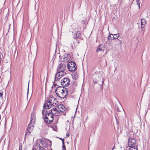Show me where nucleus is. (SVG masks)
I'll return each mask as SVG.
<instances>
[{"mask_svg":"<svg viewBox=\"0 0 150 150\" xmlns=\"http://www.w3.org/2000/svg\"><path fill=\"white\" fill-rule=\"evenodd\" d=\"M70 88L67 89L63 86H59L57 87L55 92L57 96L62 98H65L68 94V91H70Z\"/></svg>","mask_w":150,"mask_h":150,"instance_id":"obj_1","label":"nucleus"},{"mask_svg":"<svg viewBox=\"0 0 150 150\" xmlns=\"http://www.w3.org/2000/svg\"><path fill=\"white\" fill-rule=\"evenodd\" d=\"M35 115L34 113H33L31 114L30 122L27 128V132H26L25 134V136L27 135L28 132L29 133H30L33 130L34 127L35 123Z\"/></svg>","mask_w":150,"mask_h":150,"instance_id":"obj_2","label":"nucleus"},{"mask_svg":"<svg viewBox=\"0 0 150 150\" xmlns=\"http://www.w3.org/2000/svg\"><path fill=\"white\" fill-rule=\"evenodd\" d=\"M93 81L94 83H97L99 85L100 88H102L103 86L104 81L103 77L100 74L95 75L93 78Z\"/></svg>","mask_w":150,"mask_h":150,"instance_id":"obj_3","label":"nucleus"},{"mask_svg":"<svg viewBox=\"0 0 150 150\" xmlns=\"http://www.w3.org/2000/svg\"><path fill=\"white\" fill-rule=\"evenodd\" d=\"M56 99L54 97H50L48 100L46 101L43 105V108L49 109L51 108L55 103L54 101Z\"/></svg>","mask_w":150,"mask_h":150,"instance_id":"obj_4","label":"nucleus"},{"mask_svg":"<svg viewBox=\"0 0 150 150\" xmlns=\"http://www.w3.org/2000/svg\"><path fill=\"white\" fill-rule=\"evenodd\" d=\"M46 113L45 117V121L47 123L51 124L53 120V114L52 113H48L47 111H46Z\"/></svg>","mask_w":150,"mask_h":150,"instance_id":"obj_5","label":"nucleus"},{"mask_svg":"<svg viewBox=\"0 0 150 150\" xmlns=\"http://www.w3.org/2000/svg\"><path fill=\"white\" fill-rule=\"evenodd\" d=\"M67 67L69 70L71 71H75L77 69L76 63L73 62H69L67 64Z\"/></svg>","mask_w":150,"mask_h":150,"instance_id":"obj_6","label":"nucleus"},{"mask_svg":"<svg viewBox=\"0 0 150 150\" xmlns=\"http://www.w3.org/2000/svg\"><path fill=\"white\" fill-rule=\"evenodd\" d=\"M72 33L74 38L76 39L81 38V32L79 29L75 28L72 31Z\"/></svg>","mask_w":150,"mask_h":150,"instance_id":"obj_7","label":"nucleus"},{"mask_svg":"<svg viewBox=\"0 0 150 150\" xmlns=\"http://www.w3.org/2000/svg\"><path fill=\"white\" fill-rule=\"evenodd\" d=\"M66 65L64 64L60 63L58 64L57 68V70L59 73L63 72L66 69Z\"/></svg>","mask_w":150,"mask_h":150,"instance_id":"obj_8","label":"nucleus"},{"mask_svg":"<svg viewBox=\"0 0 150 150\" xmlns=\"http://www.w3.org/2000/svg\"><path fill=\"white\" fill-rule=\"evenodd\" d=\"M71 58L70 55L68 53H65V54L61 58L62 61L64 62H69Z\"/></svg>","mask_w":150,"mask_h":150,"instance_id":"obj_9","label":"nucleus"},{"mask_svg":"<svg viewBox=\"0 0 150 150\" xmlns=\"http://www.w3.org/2000/svg\"><path fill=\"white\" fill-rule=\"evenodd\" d=\"M61 83L62 85L63 86H68L70 84L69 80L68 78H64L62 80Z\"/></svg>","mask_w":150,"mask_h":150,"instance_id":"obj_10","label":"nucleus"},{"mask_svg":"<svg viewBox=\"0 0 150 150\" xmlns=\"http://www.w3.org/2000/svg\"><path fill=\"white\" fill-rule=\"evenodd\" d=\"M136 143V141L135 139L129 137L128 139V145L129 147H133L134 146H135Z\"/></svg>","mask_w":150,"mask_h":150,"instance_id":"obj_11","label":"nucleus"},{"mask_svg":"<svg viewBox=\"0 0 150 150\" xmlns=\"http://www.w3.org/2000/svg\"><path fill=\"white\" fill-rule=\"evenodd\" d=\"M58 108L59 110V113L63 112L65 110V106L63 105H58Z\"/></svg>","mask_w":150,"mask_h":150,"instance_id":"obj_12","label":"nucleus"},{"mask_svg":"<svg viewBox=\"0 0 150 150\" xmlns=\"http://www.w3.org/2000/svg\"><path fill=\"white\" fill-rule=\"evenodd\" d=\"M53 114H54L56 116L59 115L60 114L59 110H58L57 108H53Z\"/></svg>","mask_w":150,"mask_h":150,"instance_id":"obj_13","label":"nucleus"},{"mask_svg":"<svg viewBox=\"0 0 150 150\" xmlns=\"http://www.w3.org/2000/svg\"><path fill=\"white\" fill-rule=\"evenodd\" d=\"M104 50V48L102 45H100L97 48L96 52H97L101 51H103Z\"/></svg>","mask_w":150,"mask_h":150,"instance_id":"obj_14","label":"nucleus"},{"mask_svg":"<svg viewBox=\"0 0 150 150\" xmlns=\"http://www.w3.org/2000/svg\"><path fill=\"white\" fill-rule=\"evenodd\" d=\"M59 73V72H58L56 74L55 77V81L59 80L62 76V75H60L59 74V73Z\"/></svg>","mask_w":150,"mask_h":150,"instance_id":"obj_15","label":"nucleus"},{"mask_svg":"<svg viewBox=\"0 0 150 150\" xmlns=\"http://www.w3.org/2000/svg\"><path fill=\"white\" fill-rule=\"evenodd\" d=\"M141 27L144 28V27L145 25L146 24V21L144 19H141Z\"/></svg>","mask_w":150,"mask_h":150,"instance_id":"obj_16","label":"nucleus"},{"mask_svg":"<svg viewBox=\"0 0 150 150\" xmlns=\"http://www.w3.org/2000/svg\"><path fill=\"white\" fill-rule=\"evenodd\" d=\"M110 35H112L113 36V39H115L118 38V37L120 36V34L118 33L114 34H110Z\"/></svg>","mask_w":150,"mask_h":150,"instance_id":"obj_17","label":"nucleus"},{"mask_svg":"<svg viewBox=\"0 0 150 150\" xmlns=\"http://www.w3.org/2000/svg\"><path fill=\"white\" fill-rule=\"evenodd\" d=\"M40 143L41 145L46 147L45 144H47V142L45 139L41 140L40 141Z\"/></svg>","mask_w":150,"mask_h":150,"instance_id":"obj_18","label":"nucleus"},{"mask_svg":"<svg viewBox=\"0 0 150 150\" xmlns=\"http://www.w3.org/2000/svg\"><path fill=\"white\" fill-rule=\"evenodd\" d=\"M130 148L129 150H137V146H134L133 147H130Z\"/></svg>","mask_w":150,"mask_h":150,"instance_id":"obj_19","label":"nucleus"},{"mask_svg":"<svg viewBox=\"0 0 150 150\" xmlns=\"http://www.w3.org/2000/svg\"><path fill=\"white\" fill-rule=\"evenodd\" d=\"M62 148H63V149H65V150L66 149L65 146V145H64V140H63Z\"/></svg>","mask_w":150,"mask_h":150,"instance_id":"obj_20","label":"nucleus"},{"mask_svg":"<svg viewBox=\"0 0 150 150\" xmlns=\"http://www.w3.org/2000/svg\"><path fill=\"white\" fill-rule=\"evenodd\" d=\"M140 0H136V3H137V5H138V6L139 7V9L140 8V3L139 2V1Z\"/></svg>","mask_w":150,"mask_h":150,"instance_id":"obj_21","label":"nucleus"},{"mask_svg":"<svg viewBox=\"0 0 150 150\" xmlns=\"http://www.w3.org/2000/svg\"><path fill=\"white\" fill-rule=\"evenodd\" d=\"M3 93L0 92V99L2 100L3 99Z\"/></svg>","mask_w":150,"mask_h":150,"instance_id":"obj_22","label":"nucleus"},{"mask_svg":"<svg viewBox=\"0 0 150 150\" xmlns=\"http://www.w3.org/2000/svg\"><path fill=\"white\" fill-rule=\"evenodd\" d=\"M111 35H110V34L109 35L108 37V40H112L113 38V37H112L111 36Z\"/></svg>","mask_w":150,"mask_h":150,"instance_id":"obj_23","label":"nucleus"},{"mask_svg":"<svg viewBox=\"0 0 150 150\" xmlns=\"http://www.w3.org/2000/svg\"><path fill=\"white\" fill-rule=\"evenodd\" d=\"M53 109L52 108L49 111H47L48 113H53Z\"/></svg>","mask_w":150,"mask_h":150,"instance_id":"obj_24","label":"nucleus"},{"mask_svg":"<svg viewBox=\"0 0 150 150\" xmlns=\"http://www.w3.org/2000/svg\"><path fill=\"white\" fill-rule=\"evenodd\" d=\"M18 150H22V147L21 145V146L19 145Z\"/></svg>","mask_w":150,"mask_h":150,"instance_id":"obj_25","label":"nucleus"},{"mask_svg":"<svg viewBox=\"0 0 150 150\" xmlns=\"http://www.w3.org/2000/svg\"><path fill=\"white\" fill-rule=\"evenodd\" d=\"M36 146H37V147L38 148L39 147V146H40V145L39 144H37Z\"/></svg>","mask_w":150,"mask_h":150,"instance_id":"obj_26","label":"nucleus"},{"mask_svg":"<svg viewBox=\"0 0 150 150\" xmlns=\"http://www.w3.org/2000/svg\"><path fill=\"white\" fill-rule=\"evenodd\" d=\"M69 136L70 134H69V133H68L67 134L66 137H68Z\"/></svg>","mask_w":150,"mask_h":150,"instance_id":"obj_27","label":"nucleus"},{"mask_svg":"<svg viewBox=\"0 0 150 150\" xmlns=\"http://www.w3.org/2000/svg\"><path fill=\"white\" fill-rule=\"evenodd\" d=\"M50 141V144H49V145H51V144H52V142L51 141H50V140H48Z\"/></svg>","mask_w":150,"mask_h":150,"instance_id":"obj_28","label":"nucleus"},{"mask_svg":"<svg viewBox=\"0 0 150 150\" xmlns=\"http://www.w3.org/2000/svg\"><path fill=\"white\" fill-rule=\"evenodd\" d=\"M38 148H39V149H41V148H43V147H42L40 145V146H39V147Z\"/></svg>","mask_w":150,"mask_h":150,"instance_id":"obj_29","label":"nucleus"},{"mask_svg":"<svg viewBox=\"0 0 150 150\" xmlns=\"http://www.w3.org/2000/svg\"><path fill=\"white\" fill-rule=\"evenodd\" d=\"M39 150H45L44 148H41V149H39Z\"/></svg>","mask_w":150,"mask_h":150,"instance_id":"obj_30","label":"nucleus"},{"mask_svg":"<svg viewBox=\"0 0 150 150\" xmlns=\"http://www.w3.org/2000/svg\"><path fill=\"white\" fill-rule=\"evenodd\" d=\"M59 139H60L61 140H62V142H63V140H64V139H62V138H59Z\"/></svg>","mask_w":150,"mask_h":150,"instance_id":"obj_31","label":"nucleus"},{"mask_svg":"<svg viewBox=\"0 0 150 150\" xmlns=\"http://www.w3.org/2000/svg\"><path fill=\"white\" fill-rule=\"evenodd\" d=\"M32 150H37L36 148H33Z\"/></svg>","mask_w":150,"mask_h":150,"instance_id":"obj_32","label":"nucleus"},{"mask_svg":"<svg viewBox=\"0 0 150 150\" xmlns=\"http://www.w3.org/2000/svg\"><path fill=\"white\" fill-rule=\"evenodd\" d=\"M44 111H44L43 110H42V114H43V115H44Z\"/></svg>","mask_w":150,"mask_h":150,"instance_id":"obj_33","label":"nucleus"},{"mask_svg":"<svg viewBox=\"0 0 150 150\" xmlns=\"http://www.w3.org/2000/svg\"><path fill=\"white\" fill-rule=\"evenodd\" d=\"M54 87H55L57 85L56 84H54Z\"/></svg>","mask_w":150,"mask_h":150,"instance_id":"obj_34","label":"nucleus"},{"mask_svg":"<svg viewBox=\"0 0 150 150\" xmlns=\"http://www.w3.org/2000/svg\"><path fill=\"white\" fill-rule=\"evenodd\" d=\"M118 40H119L120 41V42H121V41H121V40H119V39H118Z\"/></svg>","mask_w":150,"mask_h":150,"instance_id":"obj_35","label":"nucleus"},{"mask_svg":"<svg viewBox=\"0 0 150 150\" xmlns=\"http://www.w3.org/2000/svg\"><path fill=\"white\" fill-rule=\"evenodd\" d=\"M1 119V115H0V120Z\"/></svg>","mask_w":150,"mask_h":150,"instance_id":"obj_36","label":"nucleus"},{"mask_svg":"<svg viewBox=\"0 0 150 150\" xmlns=\"http://www.w3.org/2000/svg\"><path fill=\"white\" fill-rule=\"evenodd\" d=\"M114 148V147L112 149V150H113V148Z\"/></svg>","mask_w":150,"mask_h":150,"instance_id":"obj_37","label":"nucleus"},{"mask_svg":"<svg viewBox=\"0 0 150 150\" xmlns=\"http://www.w3.org/2000/svg\"><path fill=\"white\" fill-rule=\"evenodd\" d=\"M63 150H66V149L65 150V149H63Z\"/></svg>","mask_w":150,"mask_h":150,"instance_id":"obj_38","label":"nucleus"},{"mask_svg":"<svg viewBox=\"0 0 150 150\" xmlns=\"http://www.w3.org/2000/svg\"><path fill=\"white\" fill-rule=\"evenodd\" d=\"M51 150H52V149H51Z\"/></svg>","mask_w":150,"mask_h":150,"instance_id":"obj_39","label":"nucleus"}]
</instances>
